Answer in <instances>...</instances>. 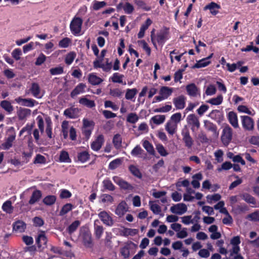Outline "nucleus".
<instances>
[{"label": "nucleus", "mask_w": 259, "mask_h": 259, "mask_svg": "<svg viewBox=\"0 0 259 259\" xmlns=\"http://www.w3.org/2000/svg\"><path fill=\"white\" fill-rule=\"evenodd\" d=\"M111 215V213L103 210L98 214V217L104 225L106 226L111 227L114 223Z\"/></svg>", "instance_id": "obj_1"}, {"label": "nucleus", "mask_w": 259, "mask_h": 259, "mask_svg": "<svg viewBox=\"0 0 259 259\" xmlns=\"http://www.w3.org/2000/svg\"><path fill=\"white\" fill-rule=\"evenodd\" d=\"M232 138V130L229 126H225L221 136V140L223 143L227 146L230 143Z\"/></svg>", "instance_id": "obj_2"}, {"label": "nucleus", "mask_w": 259, "mask_h": 259, "mask_svg": "<svg viewBox=\"0 0 259 259\" xmlns=\"http://www.w3.org/2000/svg\"><path fill=\"white\" fill-rule=\"evenodd\" d=\"M115 183L119 186L120 188L124 190H133L134 187L128 182L124 181L118 176H114L112 178Z\"/></svg>", "instance_id": "obj_3"}, {"label": "nucleus", "mask_w": 259, "mask_h": 259, "mask_svg": "<svg viewBox=\"0 0 259 259\" xmlns=\"http://www.w3.org/2000/svg\"><path fill=\"white\" fill-rule=\"evenodd\" d=\"M48 239L44 231H41L36 238V244L39 251L42 250L47 247Z\"/></svg>", "instance_id": "obj_4"}, {"label": "nucleus", "mask_w": 259, "mask_h": 259, "mask_svg": "<svg viewBox=\"0 0 259 259\" xmlns=\"http://www.w3.org/2000/svg\"><path fill=\"white\" fill-rule=\"evenodd\" d=\"M82 20L79 17L74 18L71 21L70 25L71 31L75 34H78L81 29Z\"/></svg>", "instance_id": "obj_5"}, {"label": "nucleus", "mask_w": 259, "mask_h": 259, "mask_svg": "<svg viewBox=\"0 0 259 259\" xmlns=\"http://www.w3.org/2000/svg\"><path fill=\"white\" fill-rule=\"evenodd\" d=\"M170 210L174 213L182 215L186 212L187 207L184 203H179L171 206Z\"/></svg>", "instance_id": "obj_6"}, {"label": "nucleus", "mask_w": 259, "mask_h": 259, "mask_svg": "<svg viewBox=\"0 0 259 259\" xmlns=\"http://www.w3.org/2000/svg\"><path fill=\"white\" fill-rule=\"evenodd\" d=\"M104 142V136L102 135H99L96 139L91 144L92 150L95 151H99L102 147Z\"/></svg>", "instance_id": "obj_7"}, {"label": "nucleus", "mask_w": 259, "mask_h": 259, "mask_svg": "<svg viewBox=\"0 0 259 259\" xmlns=\"http://www.w3.org/2000/svg\"><path fill=\"white\" fill-rule=\"evenodd\" d=\"M82 243L88 248L92 247L93 244L92 241V234L89 231H85L82 233Z\"/></svg>", "instance_id": "obj_8"}, {"label": "nucleus", "mask_w": 259, "mask_h": 259, "mask_svg": "<svg viewBox=\"0 0 259 259\" xmlns=\"http://www.w3.org/2000/svg\"><path fill=\"white\" fill-rule=\"evenodd\" d=\"M128 211L127 204L124 201H122L119 203L115 211L116 214L119 217L123 216Z\"/></svg>", "instance_id": "obj_9"}, {"label": "nucleus", "mask_w": 259, "mask_h": 259, "mask_svg": "<svg viewBox=\"0 0 259 259\" xmlns=\"http://www.w3.org/2000/svg\"><path fill=\"white\" fill-rule=\"evenodd\" d=\"M116 8L118 10H120L122 9L125 13L127 14H132L134 10V6L128 2H126L125 3L121 2L117 5Z\"/></svg>", "instance_id": "obj_10"}, {"label": "nucleus", "mask_w": 259, "mask_h": 259, "mask_svg": "<svg viewBox=\"0 0 259 259\" xmlns=\"http://www.w3.org/2000/svg\"><path fill=\"white\" fill-rule=\"evenodd\" d=\"M243 127L246 130L251 131L253 128L254 122L251 118L247 116H242Z\"/></svg>", "instance_id": "obj_11"}, {"label": "nucleus", "mask_w": 259, "mask_h": 259, "mask_svg": "<svg viewBox=\"0 0 259 259\" xmlns=\"http://www.w3.org/2000/svg\"><path fill=\"white\" fill-rule=\"evenodd\" d=\"M241 198L248 204L252 205V207H256V201L255 198L248 193H243L240 195Z\"/></svg>", "instance_id": "obj_12"}, {"label": "nucleus", "mask_w": 259, "mask_h": 259, "mask_svg": "<svg viewBox=\"0 0 259 259\" xmlns=\"http://www.w3.org/2000/svg\"><path fill=\"white\" fill-rule=\"evenodd\" d=\"M16 135L15 134L10 135L7 138L6 142L3 143L1 145V148L4 150H8L12 147L13 142L15 140Z\"/></svg>", "instance_id": "obj_13"}, {"label": "nucleus", "mask_w": 259, "mask_h": 259, "mask_svg": "<svg viewBox=\"0 0 259 259\" xmlns=\"http://www.w3.org/2000/svg\"><path fill=\"white\" fill-rule=\"evenodd\" d=\"M42 196V193L40 190H34L31 196V197L29 200V204L33 205L35 203L39 201Z\"/></svg>", "instance_id": "obj_14"}, {"label": "nucleus", "mask_w": 259, "mask_h": 259, "mask_svg": "<svg viewBox=\"0 0 259 259\" xmlns=\"http://www.w3.org/2000/svg\"><path fill=\"white\" fill-rule=\"evenodd\" d=\"M188 122L192 125L191 130L194 131L195 127L198 128L200 126V123L198 119L195 116V114H189L187 118Z\"/></svg>", "instance_id": "obj_15"}, {"label": "nucleus", "mask_w": 259, "mask_h": 259, "mask_svg": "<svg viewBox=\"0 0 259 259\" xmlns=\"http://www.w3.org/2000/svg\"><path fill=\"white\" fill-rule=\"evenodd\" d=\"M182 135L183 136V141L185 143V146L188 148H191L193 144V140L190 136L189 132H183Z\"/></svg>", "instance_id": "obj_16"}, {"label": "nucleus", "mask_w": 259, "mask_h": 259, "mask_svg": "<svg viewBox=\"0 0 259 259\" xmlns=\"http://www.w3.org/2000/svg\"><path fill=\"white\" fill-rule=\"evenodd\" d=\"M202 178V175L200 172L195 174L192 176L193 180L191 182V184L193 188L198 189L200 187V184L199 181L201 180Z\"/></svg>", "instance_id": "obj_17"}, {"label": "nucleus", "mask_w": 259, "mask_h": 259, "mask_svg": "<svg viewBox=\"0 0 259 259\" xmlns=\"http://www.w3.org/2000/svg\"><path fill=\"white\" fill-rule=\"evenodd\" d=\"M86 85L83 83H79L71 93V97L74 98L77 95L84 92Z\"/></svg>", "instance_id": "obj_18"}, {"label": "nucleus", "mask_w": 259, "mask_h": 259, "mask_svg": "<svg viewBox=\"0 0 259 259\" xmlns=\"http://www.w3.org/2000/svg\"><path fill=\"white\" fill-rule=\"evenodd\" d=\"M96 222H99L98 220H96L94 223V234L97 239H99L102 236L104 232V228L102 226L98 225Z\"/></svg>", "instance_id": "obj_19"}, {"label": "nucleus", "mask_w": 259, "mask_h": 259, "mask_svg": "<svg viewBox=\"0 0 259 259\" xmlns=\"http://www.w3.org/2000/svg\"><path fill=\"white\" fill-rule=\"evenodd\" d=\"M151 24L152 21L149 18H148L146 21L145 24H143L140 28V31L138 34V38H141L144 37L145 30L148 29Z\"/></svg>", "instance_id": "obj_20"}, {"label": "nucleus", "mask_w": 259, "mask_h": 259, "mask_svg": "<svg viewBox=\"0 0 259 259\" xmlns=\"http://www.w3.org/2000/svg\"><path fill=\"white\" fill-rule=\"evenodd\" d=\"M221 7L217 4L211 2L204 7V10H209L211 14L215 15L218 13L217 9H220Z\"/></svg>", "instance_id": "obj_21"}, {"label": "nucleus", "mask_w": 259, "mask_h": 259, "mask_svg": "<svg viewBox=\"0 0 259 259\" xmlns=\"http://www.w3.org/2000/svg\"><path fill=\"white\" fill-rule=\"evenodd\" d=\"M88 81L92 85H95L100 84L103 80L95 74L91 73L89 75Z\"/></svg>", "instance_id": "obj_22"}, {"label": "nucleus", "mask_w": 259, "mask_h": 259, "mask_svg": "<svg viewBox=\"0 0 259 259\" xmlns=\"http://www.w3.org/2000/svg\"><path fill=\"white\" fill-rule=\"evenodd\" d=\"M77 159L81 163H84L89 160L90 158V155L87 151L78 152L77 155Z\"/></svg>", "instance_id": "obj_23"}, {"label": "nucleus", "mask_w": 259, "mask_h": 259, "mask_svg": "<svg viewBox=\"0 0 259 259\" xmlns=\"http://www.w3.org/2000/svg\"><path fill=\"white\" fill-rule=\"evenodd\" d=\"M186 90L188 94L191 96L195 97L198 93V89L194 83L187 85Z\"/></svg>", "instance_id": "obj_24"}, {"label": "nucleus", "mask_w": 259, "mask_h": 259, "mask_svg": "<svg viewBox=\"0 0 259 259\" xmlns=\"http://www.w3.org/2000/svg\"><path fill=\"white\" fill-rule=\"evenodd\" d=\"M30 90L34 97L37 98H41V96L39 95L40 89L38 83H32Z\"/></svg>", "instance_id": "obj_25"}, {"label": "nucleus", "mask_w": 259, "mask_h": 259, "mask_svg": "<svg viewBox=\"0 0 259 259\" xmlns=\"http://www.w3.org/2000/svg\"><path fill=\"white\" fill-rule=\"evenodd\" d=\"M128 170L135 177L141 179L142 178V175L139 169L134 165H130L128 166Z\"/></svg>", "instance_id": "obj_26"}, {"label": "nucleus", "mask_w": 259, "mask_h": 259, "mask_svg": "<svg viewBox=\"0 0 259 259\" xmlns=\"http://www.w3.org/2000/svg\"><path fill=\"white\" fill-rule=\"evenodd\" d=\"M172 93V89L167 87H162L159 91V94L162 95L165 99L167 98L170 96Z\"/></svg>", "instance_id": "obj_27"}, {"label": "nucleus", "mask_w": 259, "mask_h": 259, "mask_svg": "<svg viewBox=\"0 0 259 259\" xmlns=\"http://www.w3.org/2000/svg\"><path fill=\"white\" fill-rule=\"evenodd\" d=\"M104 188L110 191H113L115 189V186L113 184L112 182L109 179H106L102 182Z\"/></svg>", "instance_id": "obj_28"}, {"label": "nucleus", "mask_w": 259, "mask_h": 259, "mask_svg": "<svg viewBox=\"0 0 259 259\" xmlns=\"http://www.w3.org/2000/svg\"><path fill=\"white\" fill-rule=\"evenodd\" d=\"M80 224V222L78 220H76L72 222L67 228V231L68 234L71 235L74 233L79 226Z\"/></svg>", "instance_id": "obj_29"}, {"label": "nucleus", "mask_w": 259, "mask_h": 259, "mask_svg": "<svg viewBox=\"0 0 259 259\" xmlns=\"http://www.w3.org/2000/svg\"><path fill=\"white\" fill-rule=\"evenodd\" d=\"M56 199L55 195H48L43 199L42 202L46 205L51 206L55 203Z\"/></svg>", "instance_id": "obj_30"}, {"label": "nucleus", "mask_w": 259, "mask_h": 259, "mask_svg": "<svg viewBox=\"0 0 259 259\" xmlns=\"http://www.w3.org/2000/svg\"><path fill=\"white\" fill-rule=\"evenodd\" d=\"M59 161L61 162L70 163L71 161L68 152L63 150L61 151L59 156Z\"/></svg>", "instance_id": "obj_31"}, {"label": "nucleus", "mask_w": 259, "mask_h": 259, "mask_svg": "<svg viewBox=\"0 0 259 259\" xmlns=\"http://www.w3.org/2000/svg\"><path fill=\"white\" fill-rule=\"evenodd\" d=\"M175 106L178 109H183L185 105V98L181 96L176 98L174 100Z\"/></svg>", "instance_id": "obj_32"}, {"label": "nucleus", "mask_w": 259, "mask_h": 259, "mask_svg": "<svg viewBox=\"0 0 259 259\" xmlns=\"http://www.w3.org/2000/svg\"><path fill=\"white\" fill-rule=\"evenodd\" d=\"M25 223L21 221H18L13 224V229L16 231L22 232L24 231Z\"/></svg>", "instance_id": "obj_33"}, {"label": "nucleus", "mask_w": 259, "mask_h": 259, "mask_svg": "<svg viewBox=\"0 0 259 259\" xmlns=\"http://www.w3.org/2000/svg\"><path fill=\"white\" fill-rule=\"evenodd\" d=\"M73 208V206L71 203H66L64 205L59 212L60 216H63L71 211Z\"/></svg>", "instance_id": "obj_34"}, {"label": "nucleus", "mask_w": 259, "mask_h": 259, "mask_svg": "<svg viewBox=\"0 0 259 259\" xmlns=\"http://www.w3.org/2000/svg\"><path fill=\"white\" fill-rule=\"evenodd\" d=\"M210 63V61H207V59L203 58L198 61L192 67V68H199L204 67Z\"/></svg>", "instance_id": "obj_35"}, {"label": "nucleus", "mask_w": 259, "mask_h": 259, "mask_svg": "<svg viewBox=\"0 0 259 259\" xmlns=\"http://www.w3.org/2000/svg\"><path fill=\"white\" fill-rule=\"evenodd\" d=\"M122 139L119 134H116L113 138V144L115 148L117 149H119L121 147Z\"/></svg>", "instance_id": "obj_36"}, {"label": "nucleus", "mask_w": 259, "mask_h": 259, "mask_svg": "<svg viewBox=\"0 0 259 259\" xmlns=\"http://www.w3.org/2000/svg\"><path fill=\"white\" fill-rule=\"evenodd\" d=\"M143 146L147 151L151 155H154L155 150L153 145L148 141L145 140L143 142Z\"/></svg>", "instance_id": "obj_37"}, {"label": "nucleus", "mask_w": 259, "mask_h": 259, "mask_svg": "<svg viewBox=\"0 0 259 259\" xmlns=\"http://www.w3.org/2000/svg\"><path fill=\"white\" fill-rule=\"evenodd\" d=\"M165 117L164 115H156L151 118V121L157 125L162 123L165 120Z\"/></svg>", "instance_id": "obj_38"}, {"label": "nucleus", "mask_w": 259, "mask_h": 259, "mask_svg": "<svg viewBox=\"0 0 259 259\" xmlns=\"http://www.w3.org/2000/svg\"><path fill=\"white\" fill-rule=\"evenodd\" d=\"M3 210L9 213H11L12 212L13 210V207L12 206V202L10 200H7L5 202L2 206Z\"/></svg>", "instance_id": "obj_39"}, {"label": "nucleus", "mask_w": 259, "mask_h": 259, "mask_svg": "<svg viewBox=\"0 0 259 259\" xmlns=\"http://www.w3.org/2000/svg\"><path fill=\"white\" fill-rule=\"evenodd\" d=\"M122 163V160L120 158H116L111 161L108 166L110 169L114 170L117 168Z\"/></svg>", "instance_id": "obj_40"}, {"label": "nucleus", "mask_w": 259, "mask_h": 259, "mask_svg": "<svg viewBox=\"0 0 259 259\" xmlns=\"http://www.w3.org/2000/svg\"><path fill=\"white\" fill-rule=\"evenodd\" d=\"M246 219L253 222H259V210H255L253 212L248 214Z\"/></svg>", "instance_id": "obj_41"}, {"label": "nucleus", "mask_w": 259, "mask_h": 259, "mask_svg": "<svg viewBox=\"0 0 259 259\" xmlns=\"http://www.w3.org/2000/svg\"><path fill=\"white\" fill-rule=\"evenodd\" d=\"M79 103L88 107L92 108L95 106L94 101L90 100L85 98H82L79 100Z\"/></svg>", "instance_id": "obj_42"}, {"label": "nucleus", "mask_w": 259, "mask_h": 259, "mask_svg": "<svg viewBox=\"0 0 259 259\" xmlns=\"http://www.w3.org/2000/svg\"><path fill=\"white\" fill-rule=\"evenodd\" d=\"M230 123L235 128L238 127V118L237 114H228Z\"/></svg>", "instance_id": "obj_43"}, {"label": "nucleus", "mask_w": 259, "mask_h": 259, "mask_svg": "<svg viewBox=\"0 0 259 259\" xmlns=\"http://www.w3.org/2000/svg\"><path fill=\"white\" fill-rule=\"evenodd\" d=\"M167 32L165 31H161L157 34V40L159 44H163L166 39Z\"/></svg>", "instance_id": "obj_44"}, {"label": "nucleus", "mask_w": 259, "mask_h": 259, "mask_svg": "<svg viewBox=\"0 0 259 259\" xmlns=\"http://www.w3.org/2000/svg\"><path fill=\"white\" fill-rule=\"evenodd\" d=\"M137 92L138 91L136 89H127L125 94V98L127 100L133 99Z\"/></svg>", "instance_id": "obj_45"}, {"label": "nucleus", "mask_w": 259, "mask_h": 259, "mask_svg": "<svg viewBox=\"0 0 259 259\" xmlns=\"http://www.w3.org/2000/svg\"><path fill=\"white\" fill-rule=\"evenodd\" d=\"M123 235L125 236H134L138 233V230L136 229L124 228L123 231Z\"/></svg>", "instance_id": "obj_46"}, {"label": "nucleus", "mask_w": 259, "mask_h": 259, "mask_svg": "<svg viewBox=\"0 0 259 259\" xmlns=\"http://www.w3.org/2000/svg\"><path fill=\"white\" fill-rule=\"evenodd\" d=\"M135 4L139 8L145 11H149L151 10L150 7L147 6L146 4L142 0H135Z\"/></svg>", "instance_id": "obj_47"}, {"label": "nucleus", "mask_w": 259, "mask_h": 259, "mask_svg": "<svg viewBox=\"0 0 259 259\" xmlns=\"http://www.w3.org/2000/svg\"><path fill=\"white\" fill-rule=\"evenodd\" d=\"M1 105L3 108L8 112H11L13 110V107L11 103L7 101H3L1 103Z\"/></svg>", "instance_id": "obj_48"}, {"label": "nucleus", "mask_w": 259, "mask_h": 259, "mask_svg": "<svg viewBox=\"0 0 259 259\" xmlns=\"http://www.w3.org/2000/svg\"><path fill=\"white\" fill-rule=\"evenodd\" d=\"M33 163L34 164H45L46 163V158L43 155L38 154L36 155Z\"/></svg>", "instance_id": "obj_49"}, {"label": "nucleus", "mask_w": 259, "mask_h": 259, "mask_svg": "<svg viewBox=\"0 0 259 259\" xmlns=\"http://www.w3.org/2000/svg\"><path fill=\"white\" fill-rule=\"evenodd\" d=\"M222 101L223 96L222 95H219L216 98L210 99L207 101V102L211 104L212 105H218L221 104Z\"/></svg>", "instance_id": "obj_50"}, {"label": "nucleus", "mask_w": 259, "mask_h": 259, "mask_svg": "<svg viewBox=\"0 0 259 259\" xmlns=\"http://www.w3.org/2000/svg\"><path fill=\"white\" fill-rule=\"evenodd\" d=\"M156 148L158 151V152L160 154V155L162 156H166L168 155V153L166 150L165 149L164 146L161 144H158L156 145Z\"/></svg>", "instance_id": "obj_51"}, {"label": "nucleus", "mask_w": 259, "mask_h": 259, "mask_svg": "<svg viewBox=\"0 0 259 259\" xmlns=\"http://www.w3.org/2000/svg\"><path fill=\"white\" fill-rule=\"evenodd\" d=\"M176 126V124L171 122H168L166 123L165 129L167 131V132L172 135L175 133V126Z\"/></svg>", "instance_id": "obj_52"}, {"label": "nucleus", "mask_w": 259, "mask_h": 259, "mask_svg": "<svg viewBox=\"0 0 259 259\" xmlns=\"http://www.w3.org/2000/svg\"><path fill=\"white\" fill-rule=\"evenodd\" d=\"M64 69L61 66L52 68L50 70V73L52 75H58L63 73Z\"/></svg>", "instance_id": "obj_53"}, {"label": "nucleus", "mask_w": 259, "mask_h": 259, "mask_svg": "<svg viewBox=\"0 0 259 259\" xmlns=\"http://www.w3.org/2000/svg\"><path fill=\"white\" fill-rule=\"evenodd\" d=\"M206 198L208 202H210L211 201H218L221 199V196L220 194L216 193L213 195H208Z\"/></svg>", "instance_id": "obj_54"}, {"label": "nucleus", "mask_w": 259, "mask_h": 259, "mask_svg": "<svg viewBox=\"0 0 259 259\" xmlns=\"http://www.w3.org/2000/svg\"><path fill=\"white\" fill-rule=\"evenodd\" d=\"M75 56L76 55L74 52H71L67 54L65 58V63L68 65L71 64L73 61Z\"/></svg>", "instance_id": "obj_55"}, {"label": "nucleus", "mask_w": 259, "mask_h": 259, "mask_svg": "<svg viewBox=\"0 0 259 259\" xmlns=\"http://www.w3.org/2000/svg\"><path fill=\"white\" fill-rule=\"evenodd\" d=\"M143 150L139 145H137L131 151V155L133 156H138L142 154Z\"/></svg>", "instance_id": "obj_56"}, {"label": "nucleus", "mask_w": 259, "mask_h": 259, "mask_svg": "<svg viewBox=\"0 0 259 259\" xmlns=\"http://www.w3.org/2000/svg\"><path fill=\"white\" fill-rule=\"evenodd\" d=\"M233 166L232 163L229 161H226L222 164L221 167H219L217 169L218 171H221L223 170H229Z\"/></svg>", "instance_id": "obj_57"}, {"label": "nucleus", "mask_w": 259, "mask_h": 259, "mask_svg": "<svg viewBox=\"0 0 259 259\" xmlns=\"http://www.w3.org/2000/svg\"><path fill=\"white\" fill-rule=\"evenodd\" d=\"M70 39L68 37H65L61 40L59 42V46L62 48H66L68 47Z\"/></svg>", "instance_id": "obj_58"}, {"label": "nucleus", "mask_w": 259, "mask_h": 259, "mask_svg": "<svg viewBox=\"0 0 259 259\" xmlns=\"http://www.w3.org/2000/svg\"><path fill=\"white\" fill-rule=\"evenodd\" d=\"M93 128H88L86 127H83L82 131V134L87 140H88L92 134Z\"/></svg>", "instance_id": "obj_59"}, {"label": "nucleus", "mask_w": 259, "mask_h": 259, "mask_svg": "<svg viewBox=\"0 0 259 259\" xmlns=\"http://www.w3.org/2000/svg\"><path fill=\"white\" fill-rule=\"evenodd\" d=\"M33 224L36 227H41L44 224V220L40 217H35L33 219Z\"/></svg>", "instance_id": "obj_60"}, {"label": "nucleus", "mask_w": 259, "mask_h": 259, "mask_svg": "<svg viewBox=\"0 0 259 259\" xmlns=\"http://www.w3.org/2000/svg\"><path fill=\"white\" fill-rule=\"evenodd\" d=\"M123 77V75H118V73H115L113 74V76L111 78L112 81L113 82L122 83V78Z\"/></svg>", "instance_id": "obj_61"}, {"label": "nucleus", "mask_w": 259, "mask_h": 259, "mask_svg": "<svg viewBox=\"0 0 259 259\" xmlns=\"http://www.w3.org/2000/svg\"><path fill=\"white\" fill-rule=\"evenodd\" d=\"M106 5V3L102 1V2H98L96 1L93 5V9L95 10H98L100 9L103 8Z\"/></svg>", "instance_id": "obj_62"}, {"label": "nucleus", "mask_w": 259, "mask_h": 259, "mask_svg": "<svg viewBox=\"0 0 259 259\" xmlns=\"http://www.w3.org/2000/svg\"><path fill=\"white\" fill-rule=\"evenodd\" d=\"M150 209L154 214H159L161 211V207L157 204H152L150 205Z\"/></svg>", "instance_id": "obj_63"}, {"label": "nucleus", "mask_w": 259, "mask_h": 259, "mask_svg": "<svg viewBox=\"0 0 259 259\" xmlns=\"http://www.w3.org/2000/svg\"><path fill=\"white\" fill-rule=\"evenodd\" d=\"M249 142L252 145H256L258 147H259V136H251L250 138L249 139Z\"/></svg>", "instance_id": "obj_64"}]
</instances>
